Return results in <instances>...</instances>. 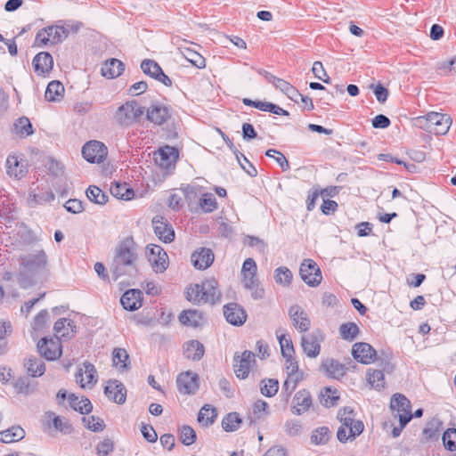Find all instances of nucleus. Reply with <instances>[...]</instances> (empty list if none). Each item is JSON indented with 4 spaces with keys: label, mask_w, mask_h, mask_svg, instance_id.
I'll list each match as a JSON object with an SVG mask.
<instances>
[{
    "label": "nucleus",
    "mask_w": 456,
    "mask_h": 456,
    "mask_svg": "<svg viewBox=\"0 0 456 456\" xmlns=\"http://www.w3.org/2000/svg\"><path fill=\"white\" fill-rule=\"evenodd\" d=\"M19 263L17 281L21 289H26L36 285L48 271V257L43 249L21 255Z\"/></svg>",
    "instance_id": "f257e3e1"
},
{
    "label": "nucleus",
    "mask_w": 456,
    "mask_h": 456,
    "mask_svg": "<svg viewBox=\"0 0 456 456\" xmlns=\"http://www.w3.org/2000/svg\"><path fill=\"white\" fill-rule=\"evenodd\" d=\"M224 315L227 322L233 326H242L248 318L244 307L236 302H231L224 305Z\"/></svg>",
    "instance_id": "ddd939ff"
},
{
    "label": "nucleus",
    "mask_w": 456,
    "mask_h": 456,
    "mask_svg": "<svg viewBox=\"0 0 456 456\" xmlns=\"http://www.w3.org/2000/svg\"><path fill=\"white\" fill-rule=\"evenodd\" d=\"M49 318V314L46 309L41 310L34 318L32 328L34 330H41L46 325Z\"/></svg>",
    "instance_id": "338daca9"
},
{
    "label": "nucleus",
    "mask_w": 456,
    "mask_h": 456,
    "mask_svg": "<svg viewBox=\"0 0 456 456\" xmlns=\"http://www.w3.org/2000/svg\"><path fill=\"white\" fill-rule=\"evenodd\" d=\"M289 315L293 322V325L300 332H305L309 330L311 322L307 314L298 305H294L289 309Z\"/></svg>",
    "instance_id": "412c9836"
},
{
    "label": "nucleus",
    "mask_w": 456,
    "mask_h": 456,
    "mask_svg": "<svg viewBox=\"0 0 456 456\" xmlns=\"http://www.w3.org/2000/svg\"><path fill=\"white\" fill-rule=\"evenodd\" d=\"M293 279L292 272L286 266H280L274 271L275 282L289 287Z\"/></svg>",
    "instance_id": "de8ad7c7"
},
{
    "label": "nucleus",
    "mask_w": 456,
    "mask_h": 456,
    "mask_svg": "<svg viewBox=\"0 0 456 456\" xmlns=\"http://www.w3.org/2000/svg\"><path fill=\"white\" fill-rule=\"evenodd\" d=\"M198 380V375L193 372L181 373L176 379L177 389L183 395L193 394L199 388Z\"/></svg>",
    "instance_id": "a211bd4d"
},
{
    "label": "nucleus",
    "mask_w": 456,
    "mask_h": 456,
    "mask_svg": "<svg viewBox=\"0 0 456 456\" xmlns=\"http://www.w3.org/2000/svg\"><path fill=\"white\" fill-rule=\"evenodd\" d=\"M104 395L108 399H126V389L120 381L110 379L104 387Z\"/></svg>",
    "instance_id": "c85d7f7f"
},
{
    "label": "nucleus",
    "mask_w": 456,
    "mask_h": 456,
    "mask_svg": "<svg viewBox=\"0 0 456 456\" xmlns=\"http://www.w3.org/2000/svg\"><path fill=\"white\" fill-rule=\"evenodd\" d=\"M75 377L77 383H79L81 387H89L91 384L96 382V370L94 366L91 363H85L84 369H79Z\"/></svg>",
    "instance_id": "a878e982"
},
{
    "label": "nucleus",
    "mask_w": 456,
    "mask_h": 456,
    "mask_svg": "<svg viewBox=\"0 0 456 456\" xmlns=\"http://www.w3.org/2000/svg\"><path fill=\"white\" fill-rule=\"evenodd\" d=\"M69 30L63 26H48L40 29L36 35L38 45H46L49 42L55 45L67 38Z\"/></svg>",
    "instance_id": "39448f33"
},
{
    "label": "nucleus",
    "mask_w": 456,
    "mask_h": 456,
    "mask_svg": "<svg viewBox=\"0 0 456 456\" xmlns=\"http://www.w3.org/2000/svg\"><path fill=\"white\" fill-rule=\"evenodd\" d=\"M13 129L21 137L31 135L34 133L32 124L27 117L19 118L13 124Z\"/></svg>",
    "instance_id": "37998d69"
},
{
    "label": "nucleus",
    "mask_w": 456,
    "mask_h": 456,
    "mask_svg": "<svg viewBox=\"0 0 456 456\" xmlns=\"http://www.w3.org/2000/svg\"><path fill=\"white\" fill-rule=\"evenodd\" d=\"M32 65L37 75L49 73L53 67V56L48 52H41L33 58Z\"/></svg>",
    "instance_id": "b1692460"
},
{
    "label": "nucleus",
    "mask_w": 456,
    "mask_h": 456,
    "mask_svg": "<svg viewBox=\"0 0 456 456\" xmlns=\"http://www.w3.org/2000/svg\"><path fill=\"white\" fill-rule=\"evenodd\" d=\"M299 275L309 287H317L322 280L320 267L310 258L304 259L301 263Z\"/></svg>",
    "instance_id": "0eeeda50"
},
{
    "label": "nucleus",
    "mask_w": 456,
    "mask_h": 456,
    "mask_svg": "<svg viewBox=\"0 0 456 456\" xmlns=\"http://www.w3.org/2000/svg\"><path fill=\"white\" fill-rule=\"evenodd\" d=\"M323 339V333L320 330H315L306 336H302L301 346L304 353L310 358L317 357L320 354L321 342Z\"/></svg>",
    "instance_id": "f8f14e48"
},
{
    "label": "nucleus",
    "mask_w": 456,
    "mask_h": 456,
    "mask_svg": "<svg viewBox=\"0 0 456 456\" xmlns=\"http://www.w3.org/2000/svg\"><path fill=\"white\" fill-rule=\"evenodd\" d=\"M172 108L161 102H152L146 110V118L156 126L167 123L172 118Z\"/></svg>",
    "instance_id": "423d86ee"
},
{
    "label": "nucleus",
    "mask_w": 456,
    "mask_h": 456,
    "mask_svg": "<svg viewBox=\"0 0 456 456\" xmlns=\"http://www.w3.org/2000/svg\"><path fill=\"white\" fill-rule=\"evenodd\" d=\"M108 154L107 147L99 141H90L82 148L84 159L90 163H102Z\"/></svg>",
    "instance_id": "9d476101"
},
{
    "label": "nucleus",
    "mask_w": 456,
    "mask_h": 456,
    "mask_svg": "<svg viewBox=\"0 0 456 456\" xmlns=\"http://www.w3.org/2000/svg\"><path fill=\"white\" fill-rule=\"evenodd\" d=\"M443 444L446 450L450 452L456 451V428H447L443 434Z\"/></svg>",
    "instance_id": "6e6d98bb"
},
{
    "label": "nucleus",
    "mask_w": 456,
    "mask_h": 456,
    "mask_svg": "<svg viewBox=\"0 0 456 456\" xmlns=\"http://www.w3.org/2000/svg\"><path fill=\"white\" fill-rule=\"evenodd\" d=\"M201 298L203 303H210L212 305L219 302L221 292L218 289V282L214 278L205 280L201 284Z\"/></svg>",
    "instance_id": "aec40b11"
},
{
    "label": "nucleus",
    "mask_w": 456,
    "mask_h": 456,
    "mask_svg": "<svg viewBox=\"0 0 456 456\" xmlns=\"http://www.w3.org/2000/svg\"><path fill=\"white\" fill-rule=\"evenodd\" d=\"M214 253L210 248H200L195 250L191 256V263L196 269L205 270L214 262Z\"/></svg>",
    "instance_id": "4be33fe9"
},
{
    "label": "nucleus",
    "mask_w": 456,
    "mask_h": 456,
    "mask_svg": "<svg viewBox=\"0 0 456 456\" xmlns=\"http://www.w3.org/2000/svg\"><path fill=\"white\" fill-rule=\"evenodd\" d=\"M243 288L250 291L251 297L254 300H260L265 297V289L261 286L260 281H253L252 284H246Z\"/></svg>",
    "instance_id": "0e129e2a"
},
{
    "label": "nucleus",
    "mask_w": 456,
    "mask_h": 456,
    "mask_svg": "<svg viewBox=\"0 0 456 456\" xmlns=\"http://www.w3.org/2000/svg\"><path fill=\"white\" fill-rule=\"evenodd\" d=\"M217 417V412L215 407L210 404H205L198 414L197 420L203 427L211 426Z\"/></svg>",
    "instance_id": "58836bf2"
},
{
    "label": "nucleus",
    "mask_w": 456,
    "mask_h": 456,
    "mask_svg": "<svg viewBox=\"0 0 456 456\" xmlns=\"http://www.w3.org/2000/svg\"><path fill=\"white\" fill-rule=\"evenodd\" d=\"M82 421L86 428L94 432L102 431L105 427L103 420L94 416L83 417Z\"/></svg>",
    "instance_id": "680f3d73"
},
{
    "label": "nucleus",
    "mask_w": 456,
    "mask_h": 456,
    "mask_svg": "<svg viewBox=\"0 0 456 456\" xmlns=\"http://www.w3.org/2000/svg\"><path fill=\"white\" fill-rule=\"evenodd\" d=\"M390 409L394 417L399 419V426L392 429V436L398 437L412 419L411 401H390Z\"/></svg>",
    "instance_id": "20e7f679"
},
{
    "label": "nucleus",
    "mask_w": 456,
    "mask_h": 456,
    "mask_svg": "<svg viewBox=\"0 0 456 456\" xmlns=\"http://www.w3.org/2000/svg\"><path fill=\"white\" fill-rule=\"evenodd\" d=\"M330 437V432L327 427H320L313 431L311 442L314 444H324Z\"/></svg>",
    "instance_id": "864d4df0"
},
{
    "label": "nucleus",
    "mask_w": 456,
    "mask_h": 456,
    "mask_svg": "<svg viewBox=\"0 0 456 456\" xmlns=\"http://www.w3.org/2000/svg\"><path fill=\"white\" fill-rule=\"evenodd\" d=\"M142 292L140 289H128L120 298L122 306L130 312L135 311L142 306Z\"/></svg>",
    "instance_id": "5701e85b"
},
{
    "label": "nucleus",
    "mask_w": 456,
    "mask_h": 456,
    "mask_svg": "<svg viewBox=\"0 0 456 456\" xmlns=\"http://www.w3.org/2000/svg\"><path fill=\"white\" fill-rule=\"evenodd\" d=\"M392 369V366L388 361L384 362L383 370H368L367 373V380L370 385L377 390H380L385 387V378H384V370H389Z\"/></svg>",
    "instance_id": "7c9ffc66"
},
{
    "label": "nucleus",
    "mask_w": 456,
    "mask_h": 456,
    "mask_svg": "<svg viewBox=\"0 0 456 456\" xmlns=\"http://www.w3.org/2000/svg\"><path fill=\"white\" fill-rule=\"evenodd\" d=\"M297 377L293 375H288L286 380L284 381L281 388V394L285 395L286 397L290 396L293 391L297 387Z\"/></svg>",
    "instance_id": "774afa93"
},
{
    "label": "nucleus",
    "mask_w": 456,
    "mask_h": 456,
    "mask_svg": "<svg viewBox=\"0 0 456 456\" xmlns=\"http://www.w3.org/2000/svg\"><path fill=\"white\" fill-rule=\"evenodd\" d=\"M24 367L31 377H40L45 371V364L43 360L36 356H29L25 359Z\"/></svg>",
    "instance_id": "f704fd0d"
},
{
    "label": "nucleus",
    "mask_w": 456,
    "mask_h": 456,
    "mask_svg": "<svg viewBox=\"0 0 456 456\" xmlns=\"http://www.w3.org/2000/svg\"><path fill=\"white\" fill-rule=\"evenodd\" d=\"M86 197L92 202L104 205L108 200V196L97 186L90 185L86 190Z\"/></svg>",
    "instance_id": "8fccbe9b"
},
{
    "label": "nucleus",
    "mask_w": 456,
    "mask_h": 456,
    "mask_svg": "<svg viewBox=\"0 0 456 456\" xmlns=\"http://www.w3.org/2000/svg\"><path fill=\"white\" fill-rule=\"evenodd\" d=\"M233 361L234 372L237 378L246 379L249 373L250 363L255 362V354L245 350L240 356L235 354Z\"/></svg>",
    "instance_id": "f3484780"
},
{
    "label": "nucleus",
    "mask_w": 456,
    "mask_h": 456,
    "mask_svg": "<svg viewBox=\"0 0 456 456\" xmlns=\"http://www.w3.org/2000/svg\"><path fill=\"white\" fill-rule=\"evenodd\" d=\"M267 408L268 404L265 401H256L254 405L252 414H249L247 418L248 425H254L263 416L267 415Z\"/></svg>",
    "instance_id": "a18cd8bd"
},
{
    "label": "nucleus",
    "mask_w": 456,
    "mask_h": 456,
    "mask_svg": "<svg viewBox=\"0 0 456 456\" xmlns=\"http://www.w3.org/2000/svg\"><path fill=\"white\" fill-rule=\"evenodd\" d=\"M53 330L56 333L55 336L61 334V337L64 339H70L77 333V326L74 321L68 318H61L56 321Z\"/></svg>",
    "instance_id": "393cba45"
},
{
    "label": "nucleus",
    "mask_w": 456,
    "mask_h": 456,
    "mask_svg": "<svg viewBox=\"0 0 456 456\" xmlns=\"http://www.w3.org/2000/svg\"><path fill=\"white\" fill-rule=\"evenodd\" d=\"M7 174L15 178L23 177L26 173L25 166L15 156H9L6 159Z\"/></svg>",
    "instance_id": "4c0bfd02"
},
{
    "label": "nucleus",
    "mask_w": 456,
    "mask_h": 456,
    "mask_svg": "<svg viewBox=\"0 0 456 456\" xmlns=\"http://www.w3.org/2000/svg\"><path fill=\"white\" fill-rule=\"evenodd\" d=\"M352 355L359 362L370 364L378 360L376 350L368 343L358 342L352 347Z\"/></svg>",
    "instance_id": "dca6fc26"
},
{
    "label": "nucleus",
    "mask_w": 456,
    "mask_h": 456,
    "mask_svg": "<svg viewBox=\"0 0 456 456\" xmlns=\"http://www.w3.org/2000/svg\"><path fill=\"white\" fill-rule=\"evenodd\" d=\"M276 335L281 346L282 356H291V354H294L295 350L289 336L287 334H279V330L276 331Z\"/></svg>",
    "instance_id": "3c124183"
},
{
    "label": "nucleus",
    "mask_w": 456,
    "mask_h": 456,
    "mask_svg": "<svg viewBox=\"0 0 456 456\" xmlns=\"http://www.w3.org/2000/svg\"><path fill=\"white\" fill-rule=\"evenodd\" d=\"M64 91V86L59 80H53L46 87L45 98L48 102H60L63 98Z\"/></svg>",
    "instance_id": "e433bc0d"
},
{
    "label": "nucleus",
    "mask_w": 456,
    "mask_h": 456,
    "mask_svg": "<svg viewBox=\"0 0 456 456\" xmlns=\"http://www.w3.org/2000/svg\"><path fill=\"white\" fill-rule=\"evenodd\" d=\"M243 423V419L238 412H230L226 414L222 419V428L225 432L237 431Z\"/></svg>",
    "instance_id": "ea45409f"
},
{
    "label": "nucleus",
    "mask_w": 456,
    "mask_h": 456,
    "mask_svg": "<svg viewBox=\"0 0 456 456\" xmlns=\"http://www.w3.org/2000/svg\"><path fill=\"white\" fill-rule=\"evenodd\" d=\"M184 348V356L187 359L192 360V361H200L204 354H205V348L202 343H200L199 340H190L186 342L183 346Z\"/></svg>",
    "instance_id": "2f4dec72"
},
{
    "label": "nucleus",
    "mask_w": 456,
    "mask_h": 456,
    "mask_svg": "<svg viewBox=\"0 0 456 456\" xmlns=\"http://www.w3.org/2000/svg\"><path fill=\"white\" fill-rule=\"evenodd\" d=\"M125 70V64L115 58H111L105 61L102 67V75L106 78H115L119 77Z\"/></svg>",
    "instance_id": "cd10ccee"
},
{
    "label": "nucleus",
    "mask_w": 456,
    "mask_h": 456,
    "mask_svg": "<svg viewBox=\"0 0 456 456\" xmlns=\"http://www.w3.org/2000/svg\"><path fill=\"white\" fill-rule=\"evenodd\" d=\"M201 288L200 284H194L187 288L185 295L186 299L193 304H201L203 303V298H201Z\"/></svg>",
    "instance_id": "e2e57ef3"
},
{
    "label": "nucleus",
    "mask_w": 456,
    "mask_h": 456,
    "mask_svg": "<svg viewBox=\"0 0 456 456\" xmlns=\"http://www.w3.org/2000/svg\"><path fill=\"white\" fill-rule=\"evenodd\" d=\"M25 431L20 426H13L4 431L0 432V442L10 444L24 438Z\"/></svg>",
    "instance_id": "79ce46f5"
},
{
    "label": "nucleus",
    "mask_w": 456,
    "mask_h": 456,
    "mask_svg": "<svg viewBox=\"0 0 456 456\" xmlns=\"http://www.w3.org/2000/svg\"><path fill=\"white\" fill-rule=\"evenodd\" d=\"M363 423L360 420H357L353 427L348 428L341 424L340 428L338 429L337 437L339 442L346 443L350 439H354L363 431Z\"/></svg>",
    "instance_id": "bb28decb"
},
{
    "label": "nucleus",
    "mask_w": 456,
    "mask_h": 456,
    "mask_svg": "<svg viewBox=\"0 0 456 456\" xmlns=\"http://www.w3.org/2000/svg\"><path fill=\"white\" fill-rule=\"evenodd\" d=\"M42 424L46 429L59 431L64 435H69L73 431L72 425L66 418L51 411L45 412L42 417Z\"/></svg>",
    "instance_id": "6e6552de"
},
{
    "label": "nucleus",
    "mask_w": 456,
    "mask_h": 456,
    "mask_svg": "<svg viewBox=\"0 0 456 456\" xmlns=\"http://www.w3.org/2000/svg\"><path fill=\"white\" fill-rule=\"evenodd\" d=\"M133 102H126L119 106L115 113V120L120 126H129L134 124Z\"/></svg>",
    "instance_id": "c756f323"
},
{
    "label": "nucleus",
    "mask_w": 456,
    "mask_h": 456,
    "mask_svg": "<svg viewBox=\"0 0 456 456\" xmlns=\"http://www.w3.org/2000/svg\"><path fill=\"white\" fill-rule=\"evenodd\" d=\"M359 332V327L354 322H345L339 327V334L341 338L350 342L357 338Z\"/></svg>",
    "instance_id": "c03bdc74"
},
{
    "label": "nucleus",
    "mask_w": 456,
    "mask_h": 456,
    "mask_svg": "<svg viewBox=\"0 0 456 456\" xmlns=\"http://www.w3.org/2000/svg\"><path fill=\"white\" fill-rule=\"evenodd\" d=\"M265 155L269 158H273L282 171L289 169V163L281 151L274 149H269L265 151Z\"/></svg>",
    "instance_id": "bf43d9fd"
},
{
    "label": "nucleus",
    "mask_w": 456,
    "mask_h": 456,
    "mask_svg": "<svg viewBox=\"0 0 456 456\" xmlns=\"http://www.w3.org/2000/svg\"><path fill=\"white\" fill-rule=\"evenodd\" d=\"M279 389V381L276 379H264L260 383V392L265 397L276 395Z\"/></svg>",
    "instance_id": "09e8293b"
},
{
    "label": "nucleus",
    "mask_w": 456,
    "mask_h": 456,
    "mask_svg": "<svg viewBox=\"0 0 456 456\" xmlns=\"http://www.w3.org/2000/svg\"><path fill=\"white\" fill-rule=\"evenodd\" d=\"M258 110L265 112H270L280 116H289V111L283 110L281 107L269 102H261L258 105Z\"/></svg>",
    "instance_id": "052dcab7"
},
{
    "label": "nucleus",
    "mask_w": 456,
    "mask_h": 456,
    "mask_svg": "<svg viewBox=\"0 0 456 456\" xmlns=\"http://www.w3.org/2000/svg\"><path fill=\"white\" fill-rule=\"evenodd\" d=\"M338 419L346 428L353 427L357 420H354V411L351 407H344L338 412Z\"/></svg>",
    "instance_id": "5fc2aeb1"
},
{
    "label": "nucleus",
    "mask_w": 456,
    "mask_h": 456,
    "mask_svg": "<svg viewBox=\"0 0 456 456\" xmlns=\"http://www.w3.org/2000/svg\"><path fill=\"white\" fill-rule=\"evenodd\" d=\"M220 134L223 137V139L224 140V142H226L227 146L229 147V149L233 152V154L235 155L240 167L251 177H256L257 175V170L256 168L253 166V164L244 156V154H242L241 152H240L237 148L234 146L233 142H232V140L229 138V136L227 134H225L224 133H223L222 131H220Z\"/></svg>",
    "instance_id": "6ab92c4d"
},
{
    "label": "nucleus",
    "mask_w": 456,
    "mask_h": 456,
    "mask_svg": "<svg viewBox=\"0 0 456 456\" xmlns=\"http://www.w3.org/2000/svg\"><path fill=\"white\" fill-rule=\"evenodd\" d=\"M178 318L182 324L194 328L200 327L203 323L202 314L195 309L183 310Z\"/></svg>",
    "instance_id": "473e14b6"
},
{
    "label": "nucleus",
    "mask_w": 456,
    "mask_h": 456,
    "mask_svg": "<svg viewBox=\"0 0 456 456\" xmlns=\"http://www.w3.org/2000/svg\"><path fill=\"white\" fill-rule=\"evenodd\" d=\"M110 191L114 197L120 200H129L134 196V190L126 183H111Z\"/></svg>",
    "instance_id": "c9c22d12"
},
{
    "label": "nucleus",
    "mask_w": 456,
    "mask_h": 456,
    "mask_svg": "<svg viewBox=\"0 0 456 456\" xmlns=\"http://www.w3.org/2000/svg\"><path fill=\"white\" fill-rule=\"evenodd\" d=\"M179 438L182 444L189 446L196 442L197 435L191 427L183 425L179 429Z\"/></svg>",
    "instance_id": "603ef678"
},
{
    "label": "nucleus",
    "mask_w": 456,
    "mask_h": 456,
    "mask_svg": "<svg viewBox=\"0 0 456 456\" xmlns=\"http://www.w3.org/2000/svg\"><path fill=\"white\" fill-rule=\"evenodd\" d=\"M182 53L188 61L198 69H203L206 67L205 58L198 52L185 47L182 50Z\"/></svg>",
    "instance_id": "49530a36"
},
{
    "label": "nucleus",
    "mask_w": 456,
    "mask_h": 456,
    "mask_svg": "<svg viewBox=\"0 0 456 456\" xmlns=\"http://www.w3.org/2000/svg\"><path fill=\"white\" fill-rule=\"evenodd\" d=\"M322 369L324 370L327 375L333 379H340L346 374V368L338 361L334 359H326L322 363Z\"/></svg>",
    "instance_id": "72a5a7b5"
},
{
    "label": "nucleus",
    "mask_w": 456,
    "mask_h": 456,
    "mask_svg": "<svg viewBox=\"0 0 456 456\" xmlns=\"http://www.w3.org/2000/svg\"><path fill=\"white\" fill-rule=\"evenodd\" d=\"M200 207L205 213H211L217 208V203L212 193H204L200 200Z\"/></svg>",
    "instance_id": "13d9d810"
},
{
    "label": "nucleus",
    "mask_w": 456,
    "mask_h": 456,
    "mask_svg": "<svg viewBox=\"0 0 456 456\" xmlns=\"http://www.w3.org/2000/svg\"><path fill=\"white\" fill-rule=\"evenodd\" d=\"M420 128L438 135L446 134L452 125V118L447 114L429 112L425 117L417 118Z\"/></svg>",
    "instance_id": "7ed1b4c3"
},
{
    "label": "nucleus",
    "mask_w": 456,
    "mask_h": 456,
    "mask_svg": "<svg viewBox=\"0 0 456 456\" xmlns=\"http://www.w3.org/2000/svg\"><path fill=\"white\" fill-rule=\"evenodd\" d=\"M137 254L133 237H126L118 243L114 250L110 265V272L114 281L122 276L134 277L137 273Z\"/></svg>",
    "instance_id": "f03ea898"
},
{
    "label": "nucleus",
    "mask_w": 456,
    "mask_h": 456,
    "mask_svg": "<svg viewBox=\"0 0 456 456\" xmlns=\"http://www.w3.org/2000/svg\"><path fill=\"white\" fill-rule=\"evenodd\" d=\"M178 159V151L172 146L166 145L154 153L156 164L164 169H170L175 167Z\"/></svg>",
    "instance_id": "2eb2a0df"
},
{
    "label": "nucleus",
    "mask_w": 456,
    "mask_h": 456,
    "mask_svg": "<svg viewBox=\"0 0 456 456\" xmlns=\"http://www.w3.org/2000/svg\"><path fill=\"white\" fill-rule=\"evenodd\" d=\"M37 346L40 354L48 361L60 358L62 353L61 340L58 336H55L54 338H43L38 341Z\"/></svg>",
    "instance_id": "1a4fd4ad"
},
{
    "label": "nucleus",
    "mask_w": 456,
    "mask_h": 456,
    "mask_svg": "<svg viewBox=\"0 0 456 456\" xmlns=\"http://www.w3.org/2000/svg\"><path fill=\"white\" fill-rule=\"evenodd\" d=\"M148 260L156 273H163L168 266V256L159 245H148L146 247Z\"/></svg>",
    "instance_id": "9b49d317"
},
{
    "label": "nucleus",
    "mask_w": 456,
    "mask_h": 456,
    "mask_svg": "<svg viewBox=\"0 0 456 456\" xmlns=\"http://www.w3.org/2000/svg\"><path fill=\"white\" fill-rule=\"evenodd\" d=\"M152 226L156 236L164 243H170L175 240V230L167 218L156 216L152 219Z\"/></svg>",
    "instance_id": "4468645a"
},
{
    "label": "nucleus",
    "mask_w": 456,
    "mask_h": 456,
    "mask_svg": "<svg viewBox=\"0 0 456 456\" xmlns=\"http://www.w3.org/2000/svg\"><path fill=\"white\" fill-rule=\"evenodd\" d=\"M69 406L81 414H88L93 410L91 401H69Z\"/></svg>",
    "instance_id": "69168bd1"
},
{
    "label": "nucleus",
    "mask_w": 456,
    "mask_h": 456,
    "mask_svg": "<svg viewBox=\"0 0 456 456\" xmlns=\"http://www.w3.org/2000/svg\"><path fill=\"white\" fill-rule=\"evenodd\" d=\"M113 365L119 370L124 371L129 369V354L125 348H115L112 352Z\"/></svg>",
    "instance_id": "a19ab883"
},
{
    "label": "nucleus",
    "mask_w": 456,
    "mask_h": 456,
    "mask_svg": "<svg viewBox=\"0 0 456 456\" xmlns=\"http://www.w3.org/2000/svg\"><path fill=\"white\" fill-rule=\"evenodd\" d=\"M141 69L145 75L155 78L161 69V67L154 60L145 59L141 63Z\"/></svg>",
    "instance_id": "4d7b16f0"
}]
</instances>
